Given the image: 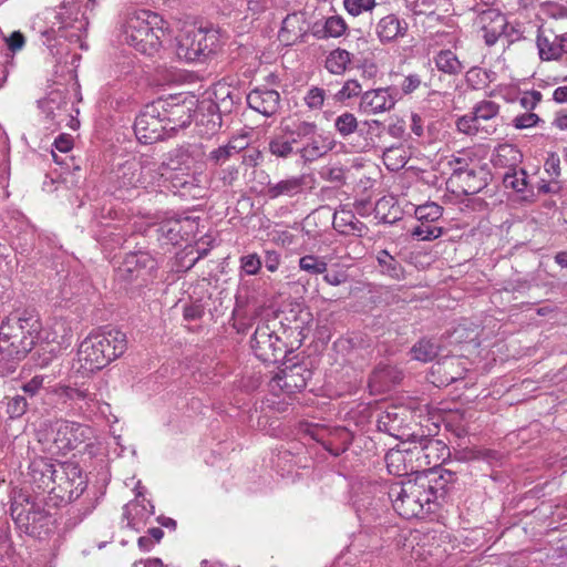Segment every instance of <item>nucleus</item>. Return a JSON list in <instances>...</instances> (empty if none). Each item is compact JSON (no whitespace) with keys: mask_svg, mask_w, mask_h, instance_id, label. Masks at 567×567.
<instances>
[{"mask_svg":"<svg viewBox=\"0 0 567 567\" xmlns=\"http://www.w3.org/2000/svg\"><path fill=\"white\" fill-rule=\"evenodd\" d=\"M385 493L394 511L410 519L432 512V504L439 497V487L433 485L431 475L423 473L414 478L392 483L386 486Z\"/></svg>","mask_w":567,"mask_h":567,"instance_id":"1","label":"nucleus"},{"mask_svg":"<svg viewBox=\"0 0 567 567\" xmlns=\"http://www.w3.org/2000/svg\"><path fill=\"white\" fill-rule=\"evenodd\" d=\"M42 324L39 316L13 312L0 323V355L3 360H22L37 344Z\"/></svg>","mask_w":567,"mask_h":567,"instance_id":"2","label":"nucleus"},{"mask_svg":"<svg viewBox=\"0 0 567 567\" xmlns=\"http://www.w3.org/2000/svg\"><path fill=\"white\" fill-rule=\"evenodd\" d=\"M127 348L126 334L118 329H102L90 333L80 344L81 368L89 372L102 370L121 357Z\"/></svg>","mask_w":567,"mask_h":567,"instance_id":"3","label":"nucleus"},{"mask_svg":"<svg viewBox=\"0 0 567 567\" xmlns=\"http://www.w3.org/2000/svg\"><path fill=\"white\" fill-rule=\"evenodd\" d=\"M163 19L150 10H132L127 12L124 23L126 42L143 54L153 55L162 47L165 34L159 25Z\"/></svg>","mask_w":567,"mask_h":567,"instance_id":"4","label":"nucleus"},{"mask_svg":"<svg viewBox=\"0 0 567 567\" xmlns=\"http://www.w3.org/2000/svg\"><path fill=\"white\" fill-rule=\"evenodd\" d=\"M10 513L18 528L31 536L40 534L51 518L43 499L33 497L23 491L13 496Z\"/></svg>","mask_w":567,"mask_h":567,"instance_id":"5","label":"nucleus"},{"mask_svg":"<svg viewBox=\"0 0 567 567\" xmlns=\"http://www.w3.org/2000/svg\"><path fill=\"white\" fill-rule=\"evenodd\" d=\"M164 174L156 169L140 167L135 162H125L116 167L111 176V183L114 192L120 193V197L124 193L137 188L155 189L159 187Z\"/></svg>","mask_w":567,"mask_h":567,"instance_id":"6","label":"nucleus"},{"mask_svg":"<svg viewBox=\"0 0 567 567\" xmlns=\"http://www.w3.org/2000/svg\"><path fill=\"white\" fill-rule=\"evenodd\" d=\"M218 35L214 30L192 28L177 39L176 54L187 62L202 61L215 53Z\"/></svg>","mask_w":567,"mask_h":567,"instance_id":"7","label":"nucleus"},{"mask_svg":"<svg viewBox=\"0 0 567 567\" xmlns=\"http://www.w3.org/2000/svg\"><path fill=\"white\" fill-rule=\"evenodd\" d=\"M412 454L415 456L417 474L429 473L439 467L450 455V450L441 440L426 435H412Z\"/></svg>","mask_w":567,"mask_h":567,"instance_id":"8","label":"nucleus"},{"mask_svg":"<svg viewBox=\"0 0 567 567\" xmlns=\"http://www.w3.org/2000/svg\"><path fill=\"white\" fill-rule=\"evenodd\" d=\"M48 440L59 453H68L90 439L91 427L68 420H55L49 425Z\"/></svg>","mask_w":567,"mask_h":567,"instance_id":"9","label":"nucleus"},{"mask_svg":"<svg viewBox=\"0 0 567 567\" xmlns=\"http://www.w3.org/2000/svg\"><path fill=\"white\" fill-rule=\"evenodd\" d=\"M162 105V100L154 101L145 105L136 116L134 132L141 143L152 144L167 136L161 113Z\"/></svg>","mask_w":567,"mask_h":567,"instance_id":"10","label":"nucleus"},{"mask_svg":"<svg viewBox=\"0 0 567 567\" xmlns=\"http://www.w3.org/2000/svg\"><path fill=\"white\" fill-rule=\"evenodd\" d=\"M251 349L265 363H277L287 357L286 343L268 323L257 326L251 338Z\"/></svg>","mask_w":567,"mask_h":567,"instance_id":"11","label":"nucleus"},{"mask_svg":"<svg viewBox=\"0 0 567 567\" xmlns=\"http://www.w3.org/2000/svg\"><path fill=\"white\" fill-rule=\"evenodd\" d=\"M155 267L156 262L148 252H130L117 268L116 277L125 284H132L137 280L145 282Z\"/></svg>","mask_w":567,"mask_h":567,"instance_id":"12","label":"nucleus"},{"mask_svg":"<svg viewBox=\"0 0 567 567\" xmlns=\"http://www.w3.org/2000/svg\"><path fill=\"white\" fill-rule=\"evenodd\" d=\"M284 365L285 368L272 380L276 385L288 394L303 390L312 378L311 369L305 362L288 364V360Z\"/></svg>","mask_w":567,"mask_h":567,"instance_id":"13","label":"nucleus"},{"mask_svg":"<svg viewBox=\"0 0 567 567\" xmlns=\"http://www.w3.org/2000/svg\"><path fill=\"white\" fill-rule=\"evenodd\" d=\"M478 23L483 32V39L486 45H494L501 35L511 37L512 33H518L513 27L507 31L508 23L506 17L496 9L483 10L478 16Z\"/></svg>","mask_w":567,"mask_h":567,"instance_id":"14","label":"nucleus"},{"mask_svg":"<svg viewBox=\"0 0 567 567\" xmlns=\"http://www.w3.org/2000/svg\"><path fill=\"white\" fill-rule=\"evenodd\" d=\"M176 99L162 100V118L167 136H172L179 128L187 127L193 118V110L185 102H175Z\"/></svg>","mask_w":567,"mask_h":567,"instance_id":"15","label":"nucleus"},{"mask_svg":"<svg viewBox=\"0 0 567 567\" xmlns=\"http://www.w3.org/2000/svg\"><path fill=\"white\" fill-rule=\"evenodd\" d=\"M198 156V147L192 144H183L168 151L158 167L161 171L189 172Z\"/></svg>","mask_w":567,"mask_h":567,"instance_id":"16","label":"nucleus"},{"mask_svg":"<svg viewBox=\"0 0 567 567\" xmlns=\"http://www.w3.org/2000/svg\"><path fill=\"white\" fill-rule=\"evenodd\" d=\"M28 476L32 486L42 492L53 491L55 481L63 478L59 476L54 464L44 457L34 458L30 463Z\"/></svg>","mask_w":567,"mask_h":567,"instance_id":"17","label":"nucleus"},{"mask_svg":"<svg viewBox=\"0 0 567 567\" xmlns=\"http://www.w3.org/2000/svg\"><path fill=\"white\" fill-rule=\"evenodd\" d=\"M536 44L540 60H558L563 56V54H567V32L556 34L550 29L539 30Z\"/></svg>","mask_w":567,"mask_h":567,"instance_id":"18","label":"nucleus"},{"mask_svg":"<svg viewBox=\"0 0 567 567\" xmlns=\"http://www.w3.org/2000/svg\"><path fill=\"white\" fill-rule=\"evenodd\" d=\"M395 103L389 87L369 90L361 94L359 111L367 115L384 113L392 110Z\"/></svg>","mask_w":567,"mask_h":567,"instance_id":"19","label":"nucleus"},{"mask_svg":"<svg viewBox=\"0 0 567 567\" xmlns=\"http://www.w3.org/2000/svg\"><path fill=\"white\" fill-rule=\"evenodd\" d=\"M306 178L303 175L290 176L280 181L269 179L266 183L264 195L269 199H278L280 197L292 198L303 193Z\"/></svg>","mask_w":567,"mask_h":567,"instance_id":"20","label":"nucleus"},{"mask_svg":"<svg viewBox=\"0 0 567 567\" xmlns=\"http://www.w3.org/2000/svg\"><path fill=\"white\" fill-rule=\"evenodd\" d=\"M215 102H209L207 111L212 113V130L219 128L221 125V113H230L234 104L239 101L237 94L226 84H218L215 90Z\"/></svg>","mask_w":567,"mask_h":567,"instance_id":"21","label":"nucleus"},{"mask_svg":"<svg viewBox=\"0 0 567 567\" xmlns=\"http://www.w3.org/2000/svg\"><path fill=\"white\" fill-rule=\"evenodd\" d=\"M247 103L250 109L269 117L280 107V94L272 89L257 87L248 93Z\"/></svg>","mask_w":567,"mask_h":567,"instance_id":"22","label":"nucleus"},{"mask_svg":"<svg viewBox=\"0 0 567 567\" xmlns=\"http://www.w3.org/2000/svg\"><path fill=\"white\" fill-rule=\"evenodd\" d=\"M375 34L382 44L395 42L406 35L409 24L404 19L390 13L382 17L375 24Z\"/></svg>","mask_w":567,"mask_h":567,"instance_id":"23","label":"nucleus"},{"mask_svg":"<svg viewBox=\"0 0 567 567\" xmlns=\"http://www.w3.org/2000/svg\"><path fill=\"white\" fill-rule=\"evenodd\" d=\"M39 106L50 123L49 127L59 126L69 117L68 102L60 91L50 92L45 99L39 101Z\"/></svg>","mask_w":567,"mask_h":567,"instance_id":"24","label":"nucleus"},{"mask_svg":"<svg viewBox=\"0 0 567 567\" xmlns=\"http://www.w3.org/2000/svg\"><path fill=\"white\" fill-rule=\"evenodd\" d=\"M166 188L182 197H197L200 193L199 179L189 172H171L164 181Z\"/></svg>","mask_w":567,"mask_h":567,"instance_id":"25","label":"nucleus"},{"mask_svg":"<svg viewBox=\"0 0 567 567\" xmlns=\"http://www.w3.org/2000/svg\"><path fill=\"white\" fill-rule=\"evenodd\" d=\"M430 539V535L411 534L403 544L405 558L414 561H426L429 557L434 556L433 549L429 547Z\"/></svg>","mask_w":567,"mask_h":567,"instance_id":"26","label":"nucleus"},{"mask_svg":"<svg viewBox=\"0 0 567 567\" xmlns=\"http://www.w3.org/2000/svg\"><path fill=\"white\" fill-rule=\"evenodd\" d=\"M245 148V140L234 137L226 144L212 150L207 155V163L214 167H221L225 163L230 161L234 156L238 155Z\"/></svg>","mask_w":567,"mask_h":567,"instance_id":"27","label":"nucleus"},{"mask_svg":"<svg viewBox=\"0 0 567 567\" xmlns=\"http://www.w3.org/2000/svg\"><path fill=\"white\" fill-rule=\"evenodd\" d=\"M308 143L299 150L300 156L307 161L317 159L326 155L334 146V141L330 136L312 135L308 137Z\"/></svg>","mask_w":567,"mask_h":567,"instance_id":"28","label":"nucleus"},{"mask_svg":"<svg viewBox=\"0 0 567 567\" xmlns=\"http://www.w3.org/2000/svg\"><path fill=\"white\" fill-rule=\"evenodd\" d=\"M281 131L292 144H296L315 135L317 132V124L301 120L284 121L281 123Z\"/></svg>","mask_w":567,"mask_h":567,"instance_id":"29","label":"nucleus"},{"mask_svg":"<svg viewBox=\"0 0 567 567\" xmlns=\"http://www.w3.org/2000/svg\"><path fill=\"white\" fill-rule=\"evenodd\" d=\"M405 456H414L412 454V447L406 450H390L385 454L384 458L390 474L405 476L415 473L417 475V468L415 466L405 467Z\"/></svg>","mask_w":567,"mask_h":567,"instance_id":"30","label":"nucleus"},{"mask_svg":"<svg viewBox=\"0 0 567 567\" xmlns=\"http://www.w3.org/2000/svg\"><path fill=\"white\" fill-rule=\"evenodd\" d=\"M456 128L460 133L467 136H476L484 134V136H491L497 131L498 124L488 123L486 125H478L473 114H466L456 120Z\"/></svg>","mask_w":567,"mask_h":567,"instance_id":"31","label":"nucleus"},{"mask_svg":"<svg viewBox=\"0 0 567 567\" xmlns=\"http://www.w3.org/2000/svg\"><path fill=\"white\" fill-rule=\"evenodd\" d=\"M433 374H439L441 377V385H449L462 379L464 371L458 367L457 359L446 358L442 362H437L433 365Z\"/></svg>","mask_w":567,"mask_h":567,"instance_id":"32","label":"nucleus"},{"mask_svg":"<svg viewBox=\"0 0 567 567\" xmlns=\"http://www.w3.org/2000/svg\"><path fill=\"white\" fill-rule=\"evenodd\" d=\"M352 54L346 49L332 50L326 58L324 68L334 75H342L351 64Z\"/></svg>","mask_w":567,"mask_h":567,"instance_id":"33","label":"nucleus"},{"mask_svg":"<svg viewBox=\"0 0 567 567\" xmlns=\"http://www.w3.org/2000/svg\"><path fill=\"white\" fill-rule=\"evenodd\" d=\"M434 63L439 71L449 75H457L464 69L462 62L451 50H441L434 56Z\"/></svg>","mask_w":567,"mask_h":567,"instance_id":"34","label":"nucleus"},{"mask_svg":"<svg viewBox=\"0 0 567 567\" xmlns=\"http://www.w3.org/2000/svg\"><path fill=\"white\" fill-rule=\"evenodd\" d=\"M501 106L494 101L482 100L473 107V116L478 125H486L488 123L497 124L495 120L499 114Z\"/></svg>","mask_w":567,"mask_h":567,"instance_id":"35","label":"nucleus"},{"mask_svg":"<svg viewBox=\"0 0 567 567\" xmlns=\"http://www.w3.org/2000/svg\"><path fill=\"white\" fill-rule=\"evenodd\" d=\"M522 159V153L512 144H502L496 148L493 163L498 166L515 168Z\"/></svg>","mask_w":567,"mask_h":567,"instance_id":"36","label":"nucleus"},{"mask_svg":"<svg viewBox=\"0 0 567 567\" xmlns=\"http://www.w3.org/2000/svg\"><path fill=\"white\" fill-rule=\"evenodd\" d=\"M452 175L462 183V192L466 195L476 194L484 186L482 182H476V172L474 169L455 167Z\"/></svg>","mask_w":567,"mask_h":567,"instance_id":"37","label":"nucleus"},{"mask_svg":"<svg viewBox=\"0 0 567 567\" xmlns=\"http://www.w3.org/2000/svg\"><path fill=\"white\" fill-rule=\"evenodd\" d=\"M377 260L383 274L395 280L403 277L404 270L402 265L388 250H380L377 255Z\"/></svg>","mask_w":567,"mask_h":567,"instance_id":"38","label":"nucleus"},{"mask_svg":"<svg viewBox=\"0 0 567 567\" xmlns=\"http://www.w3.org/2000/svg\"><path fill=\"white\" fill-rule=\"evenodd\" d=\"M427 474L431 475L433 485L439 487V492L441 491V496H444L450 491V485H453L457 480L455 472L445 468L430 470Z\"/></svg>","mask_w":567,"mask_h":567,"instance_id":"39","label":"nucleus"},{"mask_svg":"<svg viewBox=\"0 0 567 567\" xmlns=\"http://www.w3.org/2000/svg\"><path fill=\"white\" fill-rule=\"evenodd\" d=\"M401 380V372L391 365H379L372 373L371 381L380 386H390Z\"/></svg>","mask_w":567,"mask_h":567,"instance_id":"40","label":"nucleus"},{"mask_svg":"<svg viewBox=\"0 0 567 567\" xmlns=\"http://www.w3.org/2000/svg\"><path fill=\"white\" fill-rule=\"evenodd\" d=\"M413 359L427 362L433 360L439 353V346L430 339H421L411 349Z\"/></svg>","mask_w":567,"mask_h":567,"instance_id":"41","label":"nucleus"},{"mask_svg":"<svg viewBox=\"0 0 567 567\" xmlns=\"http://www.w3.org/2000/svg\"><path fill=\"white\" fill-rule=\"evenodd\" d=\"M298 265L300 270L313 276L324 274L328 268V264L324 259L316 255L302 256Z\"/></svg>","mask_w":567,"mask_h":567,"instance_id":"42","label":"nucleus"},{"mask_svg":"<svg viewBox=\"0 0 567 567\" xmlns=\"http://www.w3.org/2000/svg\"><path fill=\"white\" fill-rule=\"evenodd\" d=\"M503 184L506 188L523 193L527 187V173L522 168H511L504 174Z\"/></svg>","mask_w":567,"mask_h":567,"instance_id":"43","label":"nucleus"},{"mask_svg":"<svg viewBox=\"0 0 567 567\" xmlns=\"http://www.w3.org/2000/svg\"><path fill=\"white\" fill-rule=\"evenodd\" d=\"M415 218L419 223H435L443 214V208L436 203H426L415 208Z\"/></svg>","mask_w":567,"mask_h":567,"instance_id":"44","label":"nucleus"},{"mask_svg":"<svg viewBox=\"0 0 567 567\" xmlns=\"http://www.w3.org/2000/svg\"><path fill=\"white\" fill-rule=\"evenodd\" d=\"M7 414L10 419L21 417L29 408L33 406V402H29L27 396L17 394L14 396H7Z\"/></svg>","mask_w":567,"mask_h":567,"instance_id":"45","label":"nucleus"},{"mask_svg":"<svg viewBox=\"0 0 567 567\" xmlns=\"http://www.w3.org/2000/svg\"><path fill=\"white\" fill-rule=\"evenodd\" d=\"M269 152L276 157L288 158L293 154V144L282 133L269 141Z\"/></svg>","mask_w":567,"mask_h":567,"instance_id":"46","label":"nucleus"},{"mask_svg":"<svg viewBox=\"0 0 567 567\" xmlns=\"http://www.w3.org/2000/svg\"><path fill=\"white\" fill-rule=\"evenodd\" d=\"M359 126L353 113L344 112L334 120V128L343 138L353 134Z\"/></svg>","mask_w":567,"mask_h":567,"instance_id":"47","label":"nucleus"},{"mask_svg":"<svg viewBox=\"0 0 567 567\" xmlns=\"http://www.w3.org/2000/svg\"><path fill=\"white\" fill-rule=\"evenodd\" d=\"M21 390L28 396L29 402H33L34 405L37 399L42 398L43 392H45L44 377L34 375L21 385Z\"/></svg>","mask_w":567,"mask_h":567,"instance_id":"48","label":"nucleus"},{"mask_svg":"<svg viewBox=\"0 0 567 567\" xmlns=\"http://www.w3.org/2000/svg\"><path fill=\"white\" fill-rule=\"evenodd\" d=\"M442 234V227L435 226L432 223H419L411 231V235L420 240H433Z\"/></svg>","mask_w":567,"mask_h":567,"instance_id":"49","label":"nucleus"},{"mask_svg":"<svg viewBox=\"0 0 567 567\" xmlns=\"http://www.w3.org/2000/svg\"><path fill=\"white\" fill-rule=\"evenodd\" d=\"M348 25L342 17L340 16H332L329 17L323 27L324 38L331 37V38H339L347 31Z\"/></svg>","mask_w":567,"mask_h":567,"instance_id":"50","label":"nucleus"},{"mask_svg":"<svg viewBox=\"0 0 567 567\" xmlns=\"http://www.w3.org/2000/svg\"><path fill=\"white\" fill-rule=\"evenodd\" d=\"M362 86L358 80L350 79L344 82L342 87L334 94V100L338 102H344L354 96H361Z\"/></svg>","mask_w":567,"mask_h":567,"instance_id":"51","label":"nucleus"},{"mask_svg":"<svg viewBox=\"0 0 567 567\" xmlns=\"http://www.w3.org/2000/svg\"><path fill=\"white\" fill-rule=\"evenodd\" d=\"M347 12L353 17H358L363 12L371 11L375 6V0H343Z\"/></svg>","mask_w":567,"mask_h":567,"instance_id":"52","label":"nucleus"},{"mask_svg":"<svg viewBox=\"0 0 567 567\" xmlns=\"http://www.w3.org/2000/svg\"><path fill=\"white\" fill-rule=\"evenodd\" d=\"M324 99L326 91L321 87L312 86L308 90L303 101L310 110H320L323 106Z\"/></svg>","mask_w":567,"mask_h":567,"instance_id":"53","label":"nucleus"},{"mask_svg":"<svg viewBox=\"0 0 567 567\" xmlns=\"http://www.w3.org/2000/svg\"><path fill=\"white\" fill-rule=\"evenodd\" d=\"M539 123H544V121L533 112L523 113L513 118V126L516 130H525L537 126Z\"/></svg>","mask_w":567,"mask_h":567,"instance_id":"54","label":"nucleus"},{"mask_svg":"<svg viewBox=\"0 0 567 567\" xmlns=\"http://www.w3.org/2000/svg\"><path fill=\"white\" fill-rule=\"evenodd\" d=\"M261 266L262 262L260 260V257L255 252L243 256L240 258V268L248 276H254L258 274Z\"/></svg>","mask_w":567,"mask_h":567,"instance_id":"55","label":"nucleus"},{"mask_svg":"<svg viewBox=\"0 0 567 567\" xmlns=\"http://www.w3.org/2000/svg\"><path fill=\"white\" fill-rule=\"evenodd\" d=\"M239 169L235 165H229L217 172V178L221 183L223 187H230L238 179Z\"/></svg>","mask_w":567,"mask_h":567,"instance_id":"56","label":"nucleus"},{"mask_svg":"<svg viewBox=\"0 0 567 567\" xmlns=\"http://www.w3.org/2000/svg\"><path fill=\"white\" fill-rule=\"evenodd\" d=\"M56 393L60 396H64L69 400H87L90 398V393L86 390H81L68 385L59 386Z\"/></svg>","mask_w":567,"mask_h":567,"instance_id":"57","label":"nucleus"},{"mask_svg":"<svg viewBox=\"0 0 567 567\" xmlns=\"http://www.w3.org/2000/svg\"><path fill=\"white\" fill-rule=\"evenodd\" d=\"M161 234L169 241H178L181 238V225L178 221H167L159 226Z\"/></svg>","mask_w":567,"mask_h":567,"instance_id":"58","label":"nucleus"},{"mask_svg":"<svg viewBox=\"0 0 567 567\" xmlns=\"http://www.w3.org/2000/svg\"><path fill=\"white\" fill-rule=\"evenodd\" d=\"M354 218L355 215L351 210L341 208L333 215V225L337 229H346Z\"/></svg>","mask_w":567,"mask_h":567,"instance_id":"59","label":"nucleus"},{"mask_svg":"<svg viewBox=\"0 0 567 567\" xmlns=\"http://www.w3.org/2000/svg\"><path fill=\"white\" fill-rule=\"evenodd\" d=\"M422 84V79L416 73H411L404 76L401 83V90L404 94H411L416 91Z\"/></svg>","mask_w":567,"mask_h":567,"instance_id":"60","label":"nucleus"},{"mask_svg":"<svg viewBox=\"0 0 567 567\" xmlns=\"http://www.w3.org/2000/svg\"><path fill=\"white\" fill-rule=\"evenodd\" d=\"M401 152H402V150L400 147H390L384 151L383 161L390 169H392V171L398 169L405 164V161L403 157L401 158V161H398L395 163L392 162L394 159V157L396 156V154L401 153Z\"/></svg>","mask_w":567,"mask_h":567,"instance_id":"61","label":"nucleus"},{"mask_svg":"<svg viewBox=\"0 0 567 567\" xmlns=\"http://www.w3.org/2000/svg\"><path fill=\"white\" fill-rule=\"evenodd\" d=\"M348 279L349 276L344 270L326 271L323 276V280L330 286H340L346 284Z\"/></svg>","mask_w":567,"mask_h":567,"instance_id":"62","label":"nucleus"},{"mask_svg":"<svg viewBox=\"0 0 567 567\" xmlns=\"http://www.w3.org/2000/svg\"><path fill=\"white\" fill-rule=\"evenodd\" d=\"M542 101V93L539 91H532L520 99V104L525 109L534 110Z\"/></svg>","mask_w":567,"mask_h":567,"instance_id":"63","label":"nucleus"},{"mask_svg":"<svg viewBox=\"0 0 567 567\" xmlns=\"http://www.w3.org/2000/svg\"><path fill=\"white\" fill-rule=\"evenodd\" d=\"M24 43V35L20 31L12 32L10 37L7 39L8 48L13 52L21 50Z\"/></svg>","mask_w":567,"mask_h":567,"instance_id":"64","label":"nucleus"}]
</instances>
